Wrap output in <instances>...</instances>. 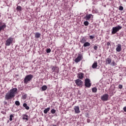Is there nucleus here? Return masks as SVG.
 <instances>
[{
  "instance_id": "nucleus-12",
  "label": "nucleus",
  "mask_w": 126,
  "mask_h": 126,
  "mask_svg": "<svg viewBox=\"0 0 126 126\" xmlns=\"http://www.w3.org/2000/svg\"><path fill=\"white\" fill-rule=\"evenodd\" d=\"M83 73L80 72L78 74V77L79 79H83Z\"/></svg>"
},
{
  "instance_id": "nucleus-7",
  "label": "nucleus",
  "mask_w": 126,
  "mask_h": 126,
  "mask_svg": "<svg viewBox=\"0 0 126 126\" xmlns=\"http://www.w3.org/2000/svg\"><path fill=\"white\" fill-rule=\"evenodd\" d=\"M75 83L78 86H82V81H81L80 79H78L75 80Z\"/></svg>"
},
{
  "instance_id": "nucleus-27",
  "label": "nucleus",
  "mask_w": 126,
  "mask_h": 126,
  "mask_svg": "<svg viewBox=\"0 0 126 126\" xmlns=\"http://www.w3.org/2000/svg\"><path fill=\"white\" fill-rule=\"evenodd\" d=\"M119 10H124V7L122 6H120L119 7Z\"/></svg>"
},
{
  "instance_id": "nucleus-16",
  "label": "nucleus",
  "mask_w": 126,
  "mask_h": 126,
  "mask_svg": "<svg viewBox=\"0 0 126 126\" xmlns=\"http://www.w3.org/2000/svg\"><path fill=\"white\" fill-rule=\"evenodd\" d=\"M97 62H94L92 65L93 68H96V67H97Z\"/></svg>"
},
{
  "instance_id": "nucleus-38",
  "label": "nucleus",
  "mask_w": 126,
  "mask_h": 126,
  "mask_svg": "<svg viewBox=\"0 0 126 126\" xmlns=\"http://www.w3.org/2000/svg\"><path fill=\"white\" fill-rule=\"evenodd\" d=\"M107 46H110V45H111V43H110V42H107Z\"/></svg>"
},
{
  "instance_id": "nucleus-36",
  "label": "nucleus",
  "mask_w": 126,
  "mask_h": 126,
  "mask_svg": "<svg viewBox=\"0 0 126 126\" xmlns=\"http://www.w3.org/2000/svg\"><path fill=\"white\" fill-rule=\"evenodd\" d=\"M94 50H97V49H98V47H97L96 46H94Z\"/></svg>"
},
{
  "instance_id": "nucleus-11",
  "label": "nucleus",
  "mask_w": 126,
  "mask_h": 126,
  "mask_svg": "<svg viewBox=\"0 0 126 126\" xmlns=\"http://www.w3.org/2000/svg\"><path fill=\"white\" fill-rule=\"evenodd\" d=\"M116 51L117 52H121L122 51V45L121 44H118Z\"/></svg>"
},
{
  "instance_id": "nucleus-8",
  "label": "nucleus",
  "mask_w": 126,
  "mask_h": 126,
  "mask_svg": "<svg viewBox=\"0 0 126 126\" xmlns=\"http://www.w3.org/2000/svg\"><path fill=\"white\" fill-rule=\"evenodd\" d=\"M82 60V55H79L78 57L75 60V63H79Z\"/></svg>"
},
{
  "instance_id": "nucleus-29",
  "label": "nucleus",
  "mask_w": 126,
  "mask_h": 126,
  "mask_svg": "<svg viewBox=\"0 0 126 126\" xmlns=\"http://www.w3.org/2000/svg\"><path fill=\"white\" fill-rule=\"evenodd\" d=\"M85 39L82 38L81 40V43H85Z\"/></svg>"
},
{
  "instance_id": "nucleus-4",
  "label": "nucleus",
  "mask_w": 126,
  "mask_h": 126,
  "mask_svg": "<svg viewBox=\"0 0 126 126\" xmlns=\"http://www.w3.org/2000/svg\"><path fill=\"white\" fill-rule=\"evenodd\" d=\"M85 85L86 87L89 88L91 86V83H90V79H86L85 81Z\"/></svg>"
},
{
  "instance_id": "nucleus-28",
  "label": "nucleus",
  "mask_w": 126,
  "mask_h": 126,
  "mask_svg": "<svg viewBox=\"0 0 126 126\" xmlns=\"http://www.w3.org/2000/svg\"><path fill=\"white\" fill-rule=\"evenodd\" d=\"M55 113H56V110H55V109H52L51 110V113L52 114H55Z\"/></svg>"
},
{
  "instance_id": "nucleus-15",
  "label": "nucleus",
  "mask_w": 126,
  "mask_h": 126,
  "mask_svg": "<svg viewBox=\"0 0 126 126\" xmlns=\"http://www.w3.org/2000/svg\"><path fill=\"white\" fill-rule=\"evenodd\" d=\"M5 27H6V25H5V24H3L1 26H0V31H1V30H3V29H4Z\"/></svg>"
},
{
  "instance_id": "nucleus-13",
  "label": "nucleus",
  "mask_w": 126,
  "mask_h": 126,
  "mask_svg": "<svg viewBox=\"0 0 126 126\" xmlns=\"http://www.w3.org/2000/svg\"><path fill=\"white\" fill-rule=\"evenodd\" d=\"M106 64H110L111 63H112V59L110 58H107L106 60Z\"/></svg>"
},
{
  "instance_id": "nucleus-40",
  "label": "nucleus",
  "mask_w": 126,
  "mask_h": 126,
  "mask_svg": "<svg viewBox=\"0 0 126 126\" xmlns=\"http://www.w3.org/2000/svg\"><path fill=\"white\" fill-rule=\"evenodd\" d=\"M0 26H2V23L1 22H0Z\"/></svg>"
},
{
  "instance_id": "nucleus-5",
  "label": "nucleus",
  "mask_w": 126,
  "mask_h": 126,
  "mask_svg": "<svg viewBox=\"0 0 126 126\" xmlns=\"http://www.w3.org/2000/svg\"><path fill=\"white\" fill-rule=\"evenodd\" d=\"M13 41V38L11 37H10L8 39H7L5 43L6 46H10V44L12 43Z\"/></svg>"
},
{
  "instance_id": "nucleus-19",
  "label": "nucleus",
  "mask_w": 126,
  "mask_h": 126,
  "mask_svg": "<svg viewBox=\"0 0 126 126\" xmlns=\"http://www.w3.org/2000/svg\"><path fill=\"white\" fill-rule=\"evenodd\" d=\"M47 87H46V86H43L42 87V90L43 91H45V90H47Z\"/></svg>"
},
{
  "instance_id": "nucleus-23",
  "label": "nucleus",
  "mask_w": 126,
  "mask_h": 126,
  "mask_svg": "<svg viewBox=\"0 0 126 126\" xmlns=\"http://www.w3.org/2000/svg\"><path fill=\"white\" fill-rule=\"evenodd\" d=\"M84 24L85 26H88V25H89V23L88 21H85L84 22Z\"/></svg>"
},
{
  "instance_id": "nucleus-34",
  "label": "nucleus",
  "mask_w": 126,
  "mask_h": 126,
  "mask_svg": "<svg viewBox=\"0 0 126 126\" xmlns=\"http://www.w3.org/2000/svg\"><path fill=\"white\" fill-rule=\"evenodd\" d=\"M26 108V110H29V109H30V108L29 107V106H26V107H25Z\"/></svg>"
},
{
  "instance_id": "nucleus-30",
  "label": "nucleus",
  "mask_w": 126,
  "mask_h": 126,
  "mask_svg": "<svg viewBox=\"0 0 126 126\" xmlns=\"http://www.w3.org/2000/svg\"><path fill=\"white\" fill-rule=\"evenodd\" d=\"M46 53H47V54H49V53H51V50L50 49H47Z\"/></svg>"
},
{
  "instance_id": "nucleus-25",
  "label": "nucleus",
  "mask_w": 126,
  "mask_h": 126,
  "mask_svg": "<svg viewBox=\"0 0 126 126\" xmlns=\"http://www.w3.org/2000/svg\"><path fill=\"white\" fill-rule=\"evenodd\" d=\"M21 9H22L21 6H18L17 7V10H21Z\"/></svg>"
},
{
  "instance_id": "nucleus-39",
  "label": "nucleus",
  "mask_w": 126,
  "mask_h": 126,
  "mask_svg": "<svg viewBox=\"0 0 126 126\" xmlns=\"http://www.w3.org/2000/svg\"><path fill=\"white\" fill-rule=\"evenodd\" d=\"M26 97V95H23V99H25Z\"/></svg>"
},
{
  "instance_id": "nucleus-37",
  "label": "nucleus",
  "mask_w": 126,
  "mask_h": 126,
  "mask_svg": "<svg viewBox=\"0 0 126 126\" xmlns=\"http://www.w3.org/2000/svg\"><path fill=\"white\" fill-rule=\"evenodd\" d=\"M123 110H124V112H126V106H125V107H124L123 108Z\"/></svg>"
},
{
  "instance_id": "nucleus-3",
  "label": "nucleus",
  "mask_w": 126,
  "mask_h": 126,
  "mask_svg": "<svg viewBox=\"0 0 126 126\" xmlns=\"http://www.w3.org/2000/svg\"><path fill=\"white\" fill-rule=\"evenodd\" d=\"M121 29H122V27H121L120 26L113 27L112 28V33L116 34V33H117V32H119V31L121 30Z\"/></svg>"
},
{
  "instance_id": "nucleus-41",
  "label": "nucleus",
  "mask_w": 126,
  "mask_h": 126,
  "mask_svg": "<svg viewBox=\"0 0 126 126\" xmlns=\"http://www.w3.org/2000/svg\"><path fill=\"white\" fill-rule=\"evenodd\" d=\"M4 104H5H5H7V102H6V101H4Z\"/></svg>"
},
{
  "instance_id": "nucleus-9",
  "label": "nucleus",
  "mask_w": 126,
  "mask_h": 126,
  "mask_svg": "<svg viewBox=\"0 0 126 126\" xmlns=\"http://www.w3.org/2000/svg\"><path fill=\"white\" fill-rule=\"evenodd\" d=\"M75 114H79L80 113V110L79 109V106H76L74 107Z\"/></svg>"
},
{
  "instance_id": "nucleus-14",
  "label": "nucleus",
  "mask_w": 126,
  "mask_h": 126,
  "mask_svg": "<svg viewBox=\"0 0 126 126\" xmlns=\"http://www.w3.org/2000/svg\"><path fill=\"white\" fill-rule=\"evenodd\" d=\"M35 37L36 39H38V38H40V37H41V34L39 32H36L35 34Z\"/></svg>"
},
{
  "instance_id": "nucleus-10",
  "label": "nucleus",
  "mask_w": 126,
  "mask_h": 126,
  "mask_svg": "<svg viewBox=\"0 0 126 126\" xmlns=\"http://www.w3.org/2000/svg\"><path fill=\"white\" fill-rule=\"evenodd\" d=\"M91 17H93V15H92V14H87L84 18L85 19H86V20H89Z\"/></svg>"
},
{
  "instance_id": "nucleus-32",
  "label": "nucleus",
  "mask_w": 126,
  "mask_h": 126,
  "mask_svg": "<svg viewBox=\"0 0 126 126\" xmlns=\"http://www.w3.org/2000/svg\"><path fill=\"white\" fill-rule=\"evenodd\" d=\"M119 89H122V88H123V85H119Z\"/></svg>"
},
{
  "instance_id": "nucleus-6",
  "label": "nucleus",
  "mask_w": 126,
  "mask_h": 126,
  "mask_svg": "<svg viewBox=\"0 0 126 126\" xmlns=\"http://www.w3.org/2000/svg\"><path fill=\"white\" fill-rule=\"evenodd\" d=\"M109 95L108 94H104L101 96V99L102 101H107Z\"/></svg>"
},
{
  "instance_id": "nucleus-18",
  "label": "nucleus",
  "mask_w": 126,
  "mask_h": 126,
  "mask_svg": "<svg viewBox=\"0 0 126 126\" xmlns=\"http://www.w3.org/2000/svg\"><path fill=\"white\" fill-rule=\"evenodd\" d=\"M90 46V43L86 42L84 44V47H89Z\"/></svg>"
},
{
  "instance_id": "nucleus-33",
  "label": "nucleus",
  "mask_w": 126,
  "mask_h": 126,
  "mask_svg": "<svg viewBox=\"0 0 126 126\" xmlns=\"http://www.w3.org/2000/svg\"><path fill=\"white\" fill-rule=\"evenodd\" d=\"M90 39H94V36L90 35Z\"/></svg>"
},
{
  "instance_id": "nucleus-2",
  "label": "nucleus",
  "mask_w": 126,
  "mask_h": 126,
  "mask_svg": "<svg viewBox=\"0 0 126 126\" xmlns=\"http://www.w3.org/2000/svg\"><path fill=\"white\" fill-rule=\"evenodd\" d=\"M32 78H33V75L32 74L27 75L24 79V83L27 84L29 81H31V80H32Z\"/></svg>"
},
{
  "instance_id": "nucleus-20",
  "label": "nucleus",
  "mask_w": 126,
  "mask_h": 126,
  "mask_svg": "<svg viewBox=\"0 0 126 126\" xmlns=\"http://www.w3.org/2000/svg\"><path fill=\"white\" fill-rule=\"evenodd\" d=\"M23 120H26L27 121H28V116L27 115H25L23 117Z\"/></svg>"
},
{
  "instance_id": "nucleus-31",
  "label": "nucleus",
  "mask_w": 126,
  "mask_h": 126,
  "mask_svg": "<svg viewBox=\"0 0 126 126\" xmlns=\"http://www.w3.org/2000/svg\"><path fill=\"white\" fill-rule=\"evenodd\" d=\"M112 64L113 66H114L115 65H117V64L114 61L112 62Z\"/></svg>"
},
{
  "instance_id": "nucleus-22",
  "label": "nucleus",
  "mask_w": 126,
  "mask_h": 126,
  "mask_svg": "<svg viewBox=\"0 0 126 126\" xmlns=\"http://www.w3.org/2000/svg\"><path fill=\"white\" fill-rule=\"evenodd\" d=\"M15 104L16 106H19V105H20V102H19V101H16Z\"/></svg>"
},
{
  "instance_id": "nucleus-35",
  "label": "nucleus",
  "mask_w": 126,
  "mask_h": 126,
  "mask_svg": "<svg viewBox=\"0 0 126 126\" xmlns=\"http://www.w3.org/2000/svg\"><path fill=\"white\" fill-rule=\"evenodd\" d=\"M27 106V104H26V103L23 104V107H24L25 108H26Z\"/></svg>"
},
{
  "instance_id": "nucleus-26",
  "label": "nucleus",
  "mask_w": 126,
  "mask_h": 126,
  "mask_svg": "<svg viewBox=\"0 0 126 126\" xmlns=\"http://www.w3.org/2000/svg\"><path fill=\"white\" fill-rule=\"evenodd\" d=\"M56 68H57V67L56 66H53L52 67V70H53V71H55V70H56Z\"/></svg>"
},
{
  "instance_id": "nucleus-21",
  "label": "nucleus",
  "mask_w": 126,
  "mask_h": 126,
  "mask_svg": "<svg viewBox=\"0 0 126 126\" xmlns=\"http://www.w3.org/2000/svg\"><path fill=\"white\" fill-rule=\"evenodd\" d=\"M92 91L93 92H94V93H95V92H97V89L96 88H93L92 89Z\"/></svg>"
},
{
  "instance_id": "nucleus-24",
  "label": "nucleus",
  "mask_w": 126,
  "mask_h": 126,
  "mask_svg": "<svg viewBox=\"0 0 126 126\" xmlns=\"http://www.w3.org/2000/svg\"><path fill=\"white\" fill-rule=\"evenodd\" d=\"M12 118H13V115L11 114L10 115L9 121H12Z\"/></svg>"
},
{
  "instance_id": "nucleus-1",
  "label": "nucleus",
  "mask_w": 126,
  "mask_h": 126,
  "mask_svg": "<svg viewBox=\"0 0 126 126\" xmlns=\"http://www.w3.org/2000/svg\"><path fill=\"white\" fill-rule=\"evenodd\" d=\"M18 90L17 88H13L10 90L5 95V99L6 100H10L14 97H15V95L17 94Z\"/></svg>"
},
{
  "instance_id": "nucleus-17",
  "label": "nucleus",
  "mask_w": 126,
  "mask_h": 126,
  "mask_svg": "<svg viewBox=\"0 0 126 126\" xmlns=\"http://www.w3.org/2000/svg\"><path fill=\"white\" fill-rule=\"evenodd\" d=\"M50 107H48V108L45 109L44 110V114H47L49 112V111H50Z\"/></svg>"
}]
</instances>
